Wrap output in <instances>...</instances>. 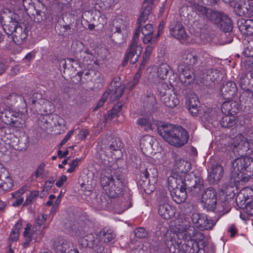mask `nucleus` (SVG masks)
Segmentation results:
<instances>
[{"label":"nucleus","instance_id":"nucleus-13","mask_svg":"<svg viewBox=\"0 0 253 253\" xmlns=\"http://www.w3.org/2000/svg\"><path fill=\"white\" fill-rule=\"evenodd\" d=\"M199 60V53L194 49L189 48L182 51L181 55L180 65L193 67L198 63Z\"/></svg>","mask_w":253,"mask_h":253},{"label":"nucleus","instance_id":"nucleus-44","mask_svg":"<svg viewBox=\"0 0 253 253\" xmlns=\"http://www.w3.org/2000/svg\"><path fill=\"white\" fill-rule=\"evenodd\" d=\"M4 178V180H0V188L4 191H7L13 186V180L8 176H5Z\"/></svg>","mask_w":253,"mask_h":253},{"label":"nucleus","instance_id":"nucleus-57","mask_svg":"<svg viewBox=\"0 0 253 253\" xmlns=\"http://www.w3.org/2000/svg\"><path fill=\"white\" fill-rule=\"evenodd\" d=\"M119 112H108V114L104 115V123H106L108 121H111L115 117L118 116V113Z\"/></svg>","mask_w":253,"mask_h":253},{"label":"nucleus","instance_id":"nucleus-20","mask_svg":"<svg viewBox=\"0 0 253 253\" xmlns=\"http://www.w3.org/2000/svg\"><path fill=\"white\" fill-rule=\"evenodd\" d=\"M169 32L172 37L179 41L185 40L187 37V34L182 24L180 22L171 25L169 27Z\"/></svg>","mask_w":253,"mask_h":253},{"label":"nucleus","instance_id":"nucleus-60","mask_svg":"<svg viewBox=\"0 0 253 253\" xmlns=\"http://www.w3.org/2000/svg\"><path fill=\"white\" fill-rule=\"evenodd\" d=\"M19 236V233L12 230L9 236V239L13 242L16 241L18 240Z\"/></svg>","mask_w":253,"mask_h":253},{"label":"nucleus","instance_id":"nucleus-33","mask_svg":"<svg viewBox=\"0 0 253 253\" xmlns=\"http://www.w3.org/2000/svg\"><path fill=\"white\" fill-rule=\"evenodd\" d=\"M193 9L198 15L204 18H206L207 19H208L210 12L211 11V8L200 5L197 3L193 4Z\"/></svg>","mask_w":253,"mask_h":253},{"label":"nucleus","instance_id":"nucleus-3","mask_svg":"<svg viewBox=\"0 0 253 253\" xmlns=\"http://www.w3.org/2000/svg\"><path fill=\"white\" fill-rule=\"evenodd\" d=\"M196 229L189 221H182L181 224L176 226L175 233L176 239L174 242V245L177 246V248L181 253H194L195 250L194 246H197V244L193 240V237L195 234Z\"/></svg>","mask_w":253,"mask_h":253},{"label":"nucleus","instance_id":"nucleus-18","mask_svg":"<svg viewBox=\"0 0 253 253\" xmlns=\"http://www.w3.org/2000/svg\"><path fill=\"white\" fill-rule=\"evenodd\" d=\"M158 89L160 96L164 97L163 99L167 106L172 108L176 105L178 102L177 100H171L169 97L170 90L168 88V85L167 84L162 83L159 86Z\"/></svg>","mask_w":253,"mask_h":253},{"label":"nucleus","instance_id":"nucleus-4","mask_svg":"<svg viewBox=\"0 0 253 253\" xmlns=\"http://www.w3.org/2000/svg\"><path fill=\"white\" fill-rule=\"evenodd\" d=\"M230 178L234 183L248 181L253 177V162L249 156H242L232 162Z\"/></svg>","mask_w":253,"mask_h":253},{"label":"nucleus","instance_id":"nucleus-7","mask_svg":"<svg viewBox=\"0 0 253 253\" xmlns=\"http://www.w3.org/2000/svg\"><path fill=\"white\" fill-rule=\"evenodd\" d=\"M139 34L140 27L135 30L132 42L127 48L126 55L125 61L129 60L132 64H135L138 61L142 50L141 44H138Z\"/></svg>","mask_w":253,"mask_h":253},{"label":"nucleus","instance_id":"nucleus-22","mask_svg":"<svg viewBox=\"0 0 253 253\" xmlns=\"http://www.w3.org/2000/svg\"><path fill=\"white\" fill-rule=\"evenodd\" d=\"M143 107L148 111H154L159 109L157 99L154 94L148 92L143 100Z\"/></svg>","mask_w":253,"mask_h":253},{"label":"nucleus","instance_id":"nucleus-19","mask_svg":"<svg viewBox=\"0 0 253 253\" xmlns=\"http://www.w3.org/2000/svg\"><path fill=\"white\" fill-rule=\"evenodd\" d=\"M21 112H0V118L2 122L11 126L16 125L18 118L22 116Z\"/></svg>","mask_w":253,"mask_h":253},{"label":"nucleus","instance_id":"nucleus-63","mask_svg":"<svg viewBox=\"0 0 253 253\" xmlns=\"http://www.w3.org/2000/svg\"><path fill=\"white\" fill-rule=\"evenodd\" d=\"M153 49V46L152 45H148L146 48L145 53L144 54V56L145 57V58H147V59H149V57L150 55L151 54V52Z\"/></svg>","mask_w":253,"mask_h":253},{"label":"nucleus","instance_id":"nucleus-56","mask_svg":"<svg viewBox=\"0 0 253 253\" xmlns=\"http://www.w3.org/2000/svg\"><path fill=\"white\" fill-rule=\"evenodd\" d=\"M245 207H243L242 209L244 210V211L249 216H253V200L247 204Z\"/></svg>","mask_w":253,"mask_h":253},{"label":"nucleus","instance_id":"nucleus-40","mask_svg":"<svg viewBox=\"0 0 253 253\" xmlns=\"http://www.w3.org/2000/svg\"><path fill=\"white\" fill-rule=\"evenodd\" d=\"M153 138L150 135H146L142 137L140 141L141 149H150L152 147Z\"/></svg>","mask_w":253,"mask_h":253},{"label":"nucleus","instance_id":"nucleus-11","mask_svg":"<svg viewBox=\"0 0 253 253\" xmlns=\"http://www.w3.org/2000/svg\"><path fill=\"white\" fill-rule=\"evenodd\" d=\"M202 193L201 202L205 204L207 210L214 211L217 204L216 191L212 187L206 189L204 185V188L201 192Z\"/></svg>","mask_w":253,"mask_h":253},{"label":"nucleus","instance_id":"nucleus-35","mask_svg":"<svg viewBox=\"0 0 253 253\" xmlns=\"http://www.w3.org/2000/svg\"><path fill=\"white\" fill-rule=\"evenodd\" d=\"M207 78L212 82H218L222 79V74L220 71L215 69H208L207 71Z\"/></svg>","mask_w":253,"mask_h":253},{"label":"nucleus","instance_id":"nucleus-43","mask_svg":"<svg viewBox=\"0 0 253 253\" xmlns=\"http://www.w3.org/2000/svg\"><path fill=\"white\" fill-rule=\"evenodd\" d=\"M18 101L21 102H25V99L21 95L15 93H12L9 94L8 96L6 97L5 102H6L7 103L8 102H10V105H12L13 104L18 102Z\"/></svg>","mask_w":253,"mask_h":253},{"label":"nucleus","instance_id":"nucleus-55","mask_svg":"<svg viewBox=\"0 0 253 253\" xmlns=\"http://www.w3.org/2000/svg\"><path fill=\"white\" fill-rule=\"evenodd\" d=\"M143 42L144 43H150L151 44H153L156 43L155 37H153V34H146L143 35Z\"/></svg>","mask_w":253,"mask_h":253},{"label":"nucleus","instance_id":"nucleus-61","mask_svg":"<svg viewBox=\"0 0 253 253\" xmlns=\"http://www.w3.org/2000/svg\"><path fill=\"white\" fill-rule=\"evenodd\" d=\"M74 131V130H71L68 132V133L66 135L65 138L61 142V143L59 145L60 147H62L63 145H64L67 142V141L69 139V138L73 135Z\"/></svg>","mask_w":253,"mask_h":253},{"label":"nucleus","instance_id":"nucleus-5","mask_svg":"<svg viewBox=\"0 0 253 253\" xmlns=\"http://www.w3.org/2000/svg\"><path fill=\"white\" fill-rule=\"evenodd\" d=\"M47 217L46 214L39 215L33 225L32 231L31 229V225L29 223L27 224L23 232V236L25 238V242L23 243L24 248H27L33 240L36 241L38 236L37 232L40 231L41 226L46 220Z\"/></svg>","mask_w":253,"mask_h":253},{"label":"nucleus","instance_id":"nucleus-32","mask_svg":"<svg viewBox=\"0 0 253 253\" xmlns=\"http://www.w3.org/2000/svg\"><path fill=\"white\" fill-rule=\"evenodd\" d=\"M173 74L170 67L166 63H163L158 68L157 71V77L161 80H165L167 78L168 74Z\"/></svg>","mask_w":253,"mask_h":253},{"label":"nucleus","instance_id":"nucleus-59","mask_svg":"<svg viewBox=\"0 0 253 253\" xmlns=\"http://www.w3.org/2000/svg\"><path fill=\"white\" fill-rule=\"evenodd\" d=\"M67 181V176L66 175H63L61 177H59L58 180L56 182V185L58 187H61L63 186L64 182Z\"/></svg>","mask_w":253,"mask_h":253},{"label":"nucleus","instance_id":"nucleus-64","mask_svg":"<svg viewBox=\"0 0 253 253\" xmlns=\"http://www.w3.org/2000/svg\"><path fill=\"white\" fill-rule=\"evenodd\" d=\"M88 134L89 131L87 129H83L80 131L78 135L80 139H84L86 138V137L88 135Z\"/></svg>","mask_w":253,"mask_h":253},{"label":"nucleus","instance_id":"nucleus-16","mask_svg":"<svg viewBox=\"0 0 253 253\" xmlns=\"http://www.w3.org/2000/svg\"><path fill=\"white\" fill-rule=\"evenodd\" d=\"M79 242L84 247H88L93 249L94 250H98L99 248L100 251H102V248L100 245L101 242L97 238V235L94 236L92 234H87L85 236L81 237Z\"/></svg>","mask_w":253,"mask_h":253},{"label":"nucleus","instance_id":"nucleus-24","mask_svg":"<svg viewBox=\"0 0 253 253\" xmlns=\"http://www.w3.org/2000/svg\"><path fill=\"white\" fill-rule=\"evenodd\" d=\"M53 247L57 253H68L71 248H73V244L66 240H58L54 242Z\"/></svg>","mask_w":253,"mask_h":253},{"label":"nucleus","instance_id":"nucleus-49","mask_svg":"<svg viewBox=\"0 0 253 253\" xmlns=\"http://www.w3.org/2000/svg\"><path fill=\"white\" fill-rule=\"evenodd\" d=\"M156 184V183H153L152 181L149 178L148 180L147 184L143 185V188L146 193L150 194L154 191Z\"/></svg>","mask_w":253,"mask_h":253},{"label":"nucleus","instance_id":"nucleus-53","mask_svg":"<svg viewBox=\"0 0 253 253\" xmlns=\"http://www.w3.org/2000/svg\"><path fill=\"white\" fill-rule=\"evenodd\" d=\"M140 30L143 35L153 34L154 29L151 24H146L142 28H141Z\"/></svg>","mask_w":253,"mask_h":253},{"label":"nucleus","instance_id":"nucleus-25","mask_svg":"<svg viewBox=\"0 0 253 253\" xmlns=\"http://www.w3.org/2000/svg\"><path fill=\"white\" fill-rule=\"evenodd\" d=\"M26 28H23L22 26H18L13 31L11 35L12 36L13 41L17 44H21L27 37V34L25 32Z\"/></svg>","mask_w":253,"mask_h":253},{"label":"nucleus","instance_id":"nucleus-17","mask_svg":"<svg viewBox=\"0 0 253 253\" xmlns=\"http://www.w3.org/2000/svg\"><path fill=\"white\" fill-rule=\"evenodd\" d=\"M221 94L224 99L232 98L237 92V88L235 83L232 81L223 84L220 88Z\"/></svg>","mask_w":253,"mask_h":253},{"label":"nucleus","instance_id":"nucleus-54","mask_svg":"<svg viewBox=\"0 0 253 253\" xmlns=\"http://www.w3.org/2000/svg\"><path fill=\"white\" fill-rule=\"evenodd\" d=\"M242 29H245L247 32H253V23L252 20L248 19L245 21V24L242 27Z\"/></svg>","mask_w":253,"mask_h":253},{"label":"nucleus","instance_id":"nucleus-45","mask_svg":"<svg viewBox=\"0 0 253 253\" xmlns=\"http://www.w3.org/2000/svg\"><path fill=\"white\" fill-rule=\"evenodd\" d=\"M112 181H119L123 184L124 175L120 171V169L115 170L111 177H109Z\"/></svg>","mask_w":253,"mask_h":253},{"label":"nucleus","instance_id":"nucleus-38","mask_svg":"<svg viewBox=\"0 0 253 253\" xmlns=\"http://www.w3.org/2000/svg\"><path fill=\"white\" fill-rule=\"evenodd\" d=\"M224 14L225 13L223 12L213 10L211 9V11L210 12L207 19L217 26Z\"/></svg>","mask_w":253,"mask_h":253},{"label":"nucleus","instance_id":"nucleus-15","mask_svg":"<svg viewBox=\"0 0 253 253\" xmlns=\"http://www.w3.org/2000/svg\"><path fill=\"white\" fill-rule=\"evenodd\" d=\"M224 169L219 164L212 165L208 175V180L212 184L218 183L223 177Z\"/></svg>","mask_w":253,"mask_h":253},{"label":"nucleus","instance_id":"nucleus-39","mask_svg":"<svg viewBox=\"0 0 253 253\" xmlns=\"http://www.w3.org/2000/svg\"><path fill=\"white\" fill-rule=\"evenodd\" d=\"M28 145V139L26 137H20L17 139V143L14 146V149L19 151H23L27 149Z\"/></svg>","mask_w":253,"mask_h":253},{"label":"nucleus","instance_id":"nucleus-42","mask_svg":"<svg viewBox=\"0 0 253 253\" xmlns=\"http://www.w3.org/2000/svg\"><path fill=\"white\" fill-rule=\"evenodd\" d=\"M237 103L233 100H228L224 102L221 105V110L223 111H236L238 109L237 107Z\"/></svg>","mask_w":253,"mask_h":253},{"label":"nucleus","instance_id":"nucleus-9","mask_svg":"<svg viewBox=\"0 0 253 253\" xmlns=\"http://www.w3.org/2000/svg\"><path fill=\"white\" fill-rule=\"evenodd\" d=\"M175 156L174 167L169 177L180 178L184 180L185 176L190 173L188 172L191 168V163L181 159L176 154Z\"/></svg>","mask_w":253,"mask_h":253},{"label":"nucleus","instance_id":"nucleus-52","mask_svg":"<svg viewBox=\"0 0 253 253\" xmlns=\"http://www.w3.org/2000/svg\"><path fill=\"white\" fill-rule=\"evenodd\" d=\"M249 45L247 46L244 49V53L247 57L253 56V40L249 42Z\"/></svg>","mask_w":253,"mask_h":253},{"label":"nucleus","instance_id":"nucleus-26","mask_svg":"<svg viewBox=\"0 0 253 253\" xmlns=\"http://www.w3.org/2000/svg\"><path fill=\"white\" fill-rule=\"evenodd\" d=\"M109 197L107 194H97L93 200L96 208L103 209L107 208L110 200Z\"/></svg>","mask_w":253,"mask_h":253},{"label":"nucleus","instance_id":"nucleus-51","mask_svg":"<svg viewBox=\"0 0 253 253\" xmlns=\"http://www.w3.org/2000/svg\"><path fill=\"white\" fill-rule=\"evenodd\" d=\"M66 227L72 234L78 235L79 233V230L78 228V225L75 223L73 222L72 224L70 222L66 223Z\"/></svg>","mask_w":253,"mask_h":253},{"label":"nucleus","instance_id":"nucleus-27","mask_svg":"<svg viewBox=\"0 0 253 253\" xmlns=\"http://www.w3.org/2000/svg\"><path fill=\"white\" fill-rule=\"evenodd\" d=\"M223 115L220 122L221 125L224 127L233 126L236 123V116L230 112H222Z\"/></svg>","mask_w":253,"mask_h":253},{"label":"nucleus","instance_id":"nucleus-58","mask_svg":"<svg viewBox=\"0 0 253 253\" xmlns=\"http://www.w3.org/2000/svg\"><path fill=\"white\" fill-rule=\"evenodd\" d=\"M141 75L142 71H141V70H138L132 81L133 87H134L138 84L139 80L141 76Z\"/></svg>","mask_w":253,"mask_h":253},{"label":"nucleus","instance_id":"nucleus-23","mask_svg":"<svg viewBox=\"0 0 253 253\" xmlns=\"http://www.w3.org/2000/svg\"><path fill=\"white\" fill-rule=\"evenodd\" d=\"M141 176L145 179H149L153 183H156L157 180L158 170L156 167L149 164L143 171L141 172Z\"/></svg>","mask_w":253,"mask_h":253},{"label":"nucleus","instance_id":"nucleus-6","mask_svg":"<svg viewBox=\"0 0 253 253\" xmlns=\"http://www.w3.org/2000/svg\"><path fill=\"white\" fill-rule=\"evenodd\" d=\"M0 21L8 36L11 35L18 26L21 25L18 23V15L9 10L1 13Z\"/></svg>","mask_w":253,"mask_h":253},{"label":"nucleus","instance_id":"nucleus-41","mask_svg":"<svg viewBox=\"0 0 253 253\" xmlns=\"http://www.w3.org/2000/svg\"><path fill=\"white\" fill-rule=\"evenodd\" d=\"M186 104L188 110L191 109L197 110L200 102L198 97L195 95H193L189 98L188 100L186 101Z\"/></svg>","mask_w":253,"mask_h":253},{"label":"nucleus","instance_id":"nucleus-14","mask_svg":"<svg viewBox=\"0 0 253 253\" xmlns=\"http://www.w3.org/2000/svg\"><path fill=\"white\" fill-rule=\"evenodd\" d=\"M122 142L119 138L109 136L102 139L101 148L105 152L117 151L120 149Z\"/></svg>","mask_w":253,"mask_h":253},{"label":"nucleus","instance_id":"nucleus-37","mask_svg":"<svg viewBox=\"0 0 253 253\" xmlns=\"http://www.w3.org/2000/svg\"><path fill=\"white\" fill-rule=\"evenodd\" d=\"M143 7H144V10L141 13L140 17L138 20L137 24L138 26L137 28L140 27V30L141 29V27L142 23H144L146 20L148 19V17L149 15L150 14V11L152 10V7L150 5H143Z\"/></svg>","mask_w":253,"mask_h":253},{"label":"nucleus","instance_id":"nucleus-31","mask_svg":"<svg viewBox=\"0 0 253 253\" xmlns=\"http://www.w3.org/2000/svg\"><path fill=\"white\" fill-rule=\"evenodd\" d=\"M217 27L224 32H230L232 30L233 25L230 18L225 14Z\"/></svg>","mask_w":253,"mask_h":253},{"label":"nucleus","instance_id":"nucleus-34","mask_svg":"<svg viewBox=\"0 0 253 253\" xmlns=\"http://www.w3.org/2000/svg\"><path fill=\"white\" fill-rule=\"evenodd\" d=\"M99 235L100 237L103 240L105 243L111 242L116 237V235L114 232L111 229L106 227L101 230Z\"/></svg>","mask_w":253,"mask_h":253},{"label":"nucleus","instance_id":"nucleus-1","mask_svg":"<svg viewBox=\"0 0 253 253\" xmlns=\"http://www.w3.org/2000/svg\"><path fill=\"white\" fill-rule=\"evenodd\" d=\"M137 122L145 130H153L156 126L159 134L169 144L177 147L183 146L188 140L189 134L181 126L156 120L151 114L138 119Z\"/></svg>","mask_w":253,"mask_h":253},{"label":"nucleus","instance_id":"nucleus-48","mask_svg":"<svg viewBox=\"0 0 253 253\" xmlns=\"http://www.w3.org/2000/svg\"><path fill=\"white\" fill-rule=\"evenodd\" d=\"M240 192L246 193V196H244V199L246 200V204L251 203L253 201V190L250 187H246L242 189Z\"/></svg>","mask_w":253,"mask_h":253},{"label":"nucleus","instance_id":"nucleus-8","mask_svg":"<svg viewBox=\"0 0 253 253\" xmlns=\"http://www.w3.org/2000/svg\"><path fill=\"white\" fill-rule=\"evenodd\" d=\"M100 183L103 189L112 198H115L124 194L123 184L119 181H112L108 176H103Z\"/></svg>","mask_w":253,"mask_h":253},{"label":"nucleus","instance_id":"nucleus-50","mask_svg":"<svg viewBox=\"0 0 253 253\" xmlns=\"http://www.w3.org/2000/svg\"><path fill=\"white\" fill-rule=\"evenodd\" d=\"M109 91H106L103 94L102 96L100 98L99 101L98 102L97 105L94 108V111L98 110L100 109V107L103 106L106 101L107 98L110 96L109 95Z\"/></svg>","mask_w":253,"mask_h":253},{"label":"nucleus","instance_id":"nucleus-12","mask_svg":"<svg viewBox=\"0 0 253 253\" xmlns=\"http://www.w3.org/2000/svg\"><path fill=\"white\" fill-rule=\"evenodd\" d=\"M125 88L126 85L121 82L120 78L115 77L112 80L110 88L106 91L110 92L111 100L115 101L121 97L124 93Z\"/></svg>","mask_w":253,"mask_h":253},{"label":"nucleus","instance_id":"nucleus-36","mask_svg":"<svg viewBox=\"0 0 253 253\" xmlns=\"http://www.w3.org/2000/svg\"><path fill=\"white\" fill-rule=\"evenodd\" d=\"M175 241V239H173L170 236H167L164 240L165 244L169 249V253H181L180 251L174 245V242Z\"/></svg>","mask_w":253,"mask_h":253},{"label":"nucleus","instance_id":"nucleus-47","mask_svg":"<svg viewBox=\"0 0 253 253\" xmlns=\"http://www.w3.org/2000/svg\"><path fill=\"white\" fill-rule=\"evenodd\" d=\"M135 236L139 239L146 238L148 237V231L143 227H138L134 230Z\"/></svg>","mask_w":253,"mask_h":253},{"label":"nucleus","instance_id":"nucleus-30","mask_svg":"<svg viewBox=\"0 0 253 253\" xmlns=\"http://www.w3.org/2000/svg\"><path fill=\"white\" fill-rule=\"evenodd\" d=\"M234 147L243 150V151H247L249 149V144L247 139L245 138L242 134H239V136H236L233 142Z\"/></svg>","mask_w":253,"mask_h":253},{"label":"nucleus","instance_id":"nucleus-21","mask_svg":"<svg viewBox=\"0 0 253 253\" xmlns=\"http://www.w3.org/2000/svg\"><path fill=\"white\" fill-rule=\"evenodd\" d=\"M158 213L163 218L169 219L174 215L175 210L168 203H160Z\"/></svg>","mask_w":253,"mask_h":253},{"label":"nucleus","instance_id":"nucleus-29","mask_svg":"<svg viewBox=\"0 0 253 253\" xmlns=\"http://www.w3.org/2000/svg\"><path fill=\"white\" fill-rule=\"evenodd\" d=\"M179 71L180 73V78L189 80V83L194 80L195 77L193 68L190 66L180 65L179 66Z\"/></svg>","mask_w":253,"mask_h":253},{"label":"nucleus","instance_id":"nucleus-62","mask_svg":"<svg viewBox=\"0 0 253 253\" xmlns=\"http://www.w3.org/2000/svg\"><path fill=\"white\" fill-rule=\"evenodd\" d=\"M124 105L125 104L124 103L118 102L114 106L111 111H120L122 109H125Z\"/></svg>","mask_w":253,"mask_h":253},{"label":"nucleus","instance_id":"nucleus-46","mask_svg":"<svg viewBox=\"0 0 253 253\" xmlns=\"http://www.w3.org/2000/svg\"><path fill=\"white\" fill-rule=\"evenodd\" d=\"M244 196H246V193L244 192H240L236 196V203L237 206L240 209H242L243 207H245L246 200H244Z\"/></svg>","mask_w":253,"mask_h":253},{"label":"nucleus","instance_id":"nucleus-2","mask_svg":"<svg viewBox=\"0 0 253 253\" xmlns=\"http://www.w3.org/2000/svg\"><path fill=\"white\" fill-rule=\"evenodd\" d=\"M168 182L171 196L177 204L184 202L188 194L194 197H199L201 190L204 188L203 178L193 171L186 175L184 180L169 177Z\"/></svg>","mask_w":253,"mask_h":253},{"label":"nucleus","instance_id":"nucleus-28","mask_svg":"<svg viewBox=\"0 0 253 253\" xmlns=\"http://www.w3.org/2000/svg\"><path fill=\"white\" fill-rule=\"evenodd\" d=\"M40 116L38 117V124L40 127L43 130H47L48 129L50 121L53 119L55 115L52 113H46L39 114Z\"/></svg>","mask_w":253,"mask_h":253},{"label":"nucleus","instance_id":"nucleus-10","mask_svg":"<svg viewBox=\"0 0 253 253\" xmlns=\"http://www.w3.org/2000/svg\"><path fill=\"white\" fill-rule=\"evenodd\" d=\"M191 219L195 226L201 231L212 229L218 220L212 219L208 216L199 212L193 213Z\"/></svg>","mask_w":253,"mask_h":253}]
</instances>
